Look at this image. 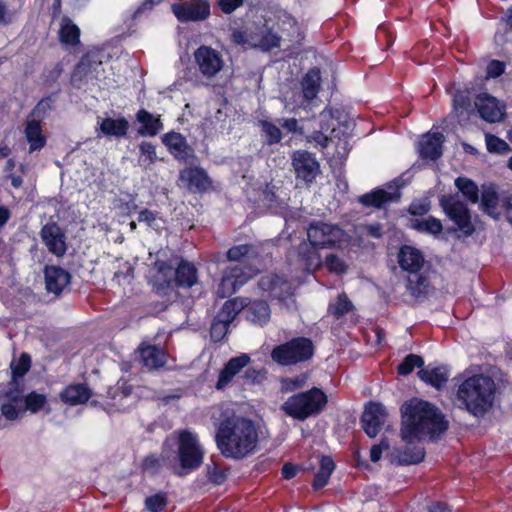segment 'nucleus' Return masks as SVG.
Returning <instances> with one entry per match:
<instances>
[{
	"mask_svg": "<svg viewBox=\"0 0 512 512\" xmlns=\"http://www.w3.org/2000/svg\"><path fill=\"white\" fill-rule=\"evenodd\" d=\"M401 411V439L412 447L397 450L394 457L401 464H416L424 458V450L416 444L426 437H438L448 424L436 407L419 399L406 402Z\"/></svg>",
	"mask_w": 512,
	"mask_h": 512,
	"instance_id": "f257e3e1",
	"label": "nucleus"
},
{
	"mask_svg": "<svg viewBox=\"0 0 512 512\" xmlns=\"http://www.w3.org/2000/svg\"><path fill=\"white\" fill-rule=\"evenodd\" d=\"M215 439L225 457L241 459L256 449L258 432L250 419L232 416L218 425Z\"/></svg>",
	"mask_w": 512,
	"mask_h": 512,
	"instance_id": "f03ea898",
	"label": "nucleus"
},
{
	"mask_svg": "<svg viewBox=\"0 0 512 512\" xmlns=\"http://www.w3.org/2000/svg\"><path fill=\"white\" fill-rule=\"evenodd\" d=\"M309 243L299 245L297 256L304 271L310 272L322 265L317 248H342L349 241L348 235L337 225L330 223H312L307 230Z\"/></svg>",
	"mask_w": 512,
	"mask_h": 512,
	"instance_id": "7ed1b4c3",
	"label": "nucleus"
},
{
	"mask_svg": "<svg viewBox=\"0 0 512 512\" xmlns=\"http://www.w3.org/2000/svg\"><path fill=\"white\" fill-rule=\"evenodd\" d=\"M497 385L485 374L467 376L458 385L456 403L475 417H483L494 405Z\"/></svg>",
	"mask_w": 512,
	"mask_h": 512,
	"instance_id": "20e7f679",
	"label": "nucleus"
},
{
	"mask_svg": "<svg viewBox=\"0 0 512 512\" xmlns=\"http://www.w3.org/2000/svg\"><path fill=\"white\" fill-rule=\"evenodd\" d=\"M171 441L177 445L179 464H174L176 475H186L201 466L205 451L196 433L188 429L175 431L167 439V443Z\"/></svg>",
	"mask_w": 512,
	"mask_h": 512,
	"instance_id": "39448f33",
	"label": "nucleus"
},
{
	"mask_svg": "<svg viewBox=\"0 0 512 512\" xmlns=\"http://www.w3.org/2000/svg\"><path fill=\"white\" fill-rule=\"evenodd\" d=\"M326 404V394L314 387L306 392L292 395L282 404L281 409L288 416L303 421L320 413Z\"/></svg>",
	"mask_w": 512,
	"mask_h": 512,
	"instance_id": "423d86ee",
	"label": "nucleus"
},
{
	"mask_svg": "<svg viewBox=\"0 0 512 512\" xmlns=\"http://www.w3.org/2000/svg\"><path fill=\"white\" fill-rule=\"evenodd\" d=\"M319 119L320 130L315 131L309 141L313 140L321 147H327L335 140L338 141L337 145L340 143L346 144L345 137L349 129L347 124L341 123L329 110L321 112Z\"/></svg>",
	"mask_w": 512,
	"mask_h": 512,
	"instance_id": "0eeeda50",
	"label": "nucleus"
},
{
	"mask_svg": "<svg viewBox=\"0 0 512 512\" xmlns=\"http://www.w3.org/2000/svg\"><path fill=\"white\" fill-rule=\"evenodd\" d=\"M313 355V344L307 338H296L275 347L271 353L273 361L280 365H292L308 360Z\"/></svg>",
	"mask_w": 512,
	"mask_h": 512,
	"instance_id": "6e6552de",
	"label": "nucleus"
},
{
	"mask_svg": "<svg viewBox=\"0 0 512 512\" xmlns=\"http://www.w3.org/2000/svg\"><path fill=\"white\" fill-rule=\"evenodd\" d=\"M481 206L494 219L504 216L512 224V193L498 195L494 186H485L481 195Z\"/></svg>",
	"mask_w": 512,
	"mask_h": 512,
	"instance_id": "1a4fd4ad",
	"label": "nucleus"
},
{
	"mask_svg": "<svg viewBox=\"0 0 512 512\" xmlns=\"http://www.w3.org/2000/svg\"><path fill=\"white\" fill-rule=\"evenodd\" d=\"M234 42L253 48L269 50L279 45V37L266 27H246L245 30H236L232 34Z\"/></svg>",
	"mask_w": 512,
	"mask_h": 512,
	"instance_id": "9d476101",
	"label": "nucleus"
},
{
	"mask_svg": "<svg viewBox=\"0 0 512 512\" xmlns=\"http://www.w3.org/2000/svg\"><path fill=\"white\" fill-rule=\"evenodd\" d=\"M440 205L450 220L454 222L458 230L465 236L474 232L470 212L457 195H447L440 199Z\"/></svg>",
	"mask_w": 512,
	"mask_h": 512,
	"instance_id": "9b49d317",
	"label": "nucleus"
},
{
	"mask_svg": "<svg viewBox=\"0 0 512 512\" xmlns=\"http://www.w3.org/2000/svg\"><path fill=\"white\" fill-rule=\"evenodd\" d=\"M256 273V269L251 267L244 268L239 264L229 267L225 271L216 290L217 295L221 298L232 295Z\"/></svg>",
	"mask_w": 512,
	"mask_h": 512,
	"instance_id": "f8f14e48",
	"label": "nucleus"
},
{
	"mask_svg": "<svg viewBox=\"0 0 512 512\" xmlns=\"http://www.w3.org/2000/svg\"><path fill=\"white\" fill-rule=\"evenodd\" d=\"M171 10L180 22H198L210 15V4L207 0H185L171 5Z\"/></svg>",
	"mask_w": 512,
	"mask_h": 512,
	"instance_id": "ddd939ff",
	"label": "nucleus"
},
{
	"mask_svg": "<svg viewBox=\"0 0 512 512\" xmlns=\"http://www.w3.org/2000/svg\"><path fill=\"white\" fill-rule=\"evenodd\" d=\"M194 60L205 78H212L223 68L224 61L221 54L215 49L202 45L194 52Z\"/></svg>",
	"mask_w": 512,
	"mask_h": 512,
	"instance_id": "4468645a",
	"label": "nucleus"
},
{
	"mask_svg": "<svg viewBox=\"0 0 512 512\" xmlns=\"http://www.w3.org/2000/svg\"><path fill=\"white\" fill-rule=\"evenodd\" d=\"M387 413L385 407L378 403H370L366 406L361 422L365 433L369 437L378 435L382 425L385 423Z\"/></svg>",
	"mask_w": 512,
	"mask_h": 512,
	"instance_id": "2eb2a0df",
	"label": "nucleus"
},
{
	"mask_svg": "<svg viewBox=\"0 0 512 512\" xmlns=\"http://www.w3.org/2000/svg\"><path fill=\"white\" fill-rule=\"evenodd\" d=\"M40 236L50 253L58 257L65 254L67 249L65 235L57 224L48 223L44 225L40 231Z\"/></svg>",
	"mask_w": 512,
	"mask_h": 512,
	"instance_id": "dca6fc26",
	"label": "nucleus"
},
{
	"mask_svg": "<svg viewBox=\"0 0 512 512\" xmlns=\"http://www.w3.org/2000/svg\"><path fill=\"white\" fill-rule=\"evenodd\" d=\"M0 411L9 421H16L23 417L25 408L22 396L17 390H9L0 394Z\"/></svg>",
	"mask_w": 512,
	"mask_h": 512,
	"instance_id": "f3484780",
	"label": "nucleus"
},
{
	"mask_svg": "<svg viewBox=\"0 0 512 512\" xmlns=\"http://www.w3.org/2000/svg\"><path fill=\"white\" fill-rule=\"evenodd\" d=\"M480 116L487 122H500L504 117V106L499 101L487 94H479L475 101Z\"/></svg>",
	"mask_w": 512,
	"mask_h": 512,
	"instance_id": "a211bd4d",
	"label": "nucleus"
},
{
	"mask_svg": "<svg viewBox=\"0 0 512 512\" xmlns=\"http://www.w3.org/2000/svg\"><path fill=\"white\" fill-rule=\"evenodd\" d=\"M292 164L298 177L306 182L315 179L319 172V164L316 159L306 151H296L292 156Z\"/></svg>",
	"mask_w": 512,
	"mask_h": 512,
	"instance_id": "6ab92c4d",
	"label": "nucleus"
},
{
	"mask_svg": "<svg viewBox=\"0 0 512 512\" xmlns=\"http://www.w3.org/2000/svg\"><path fill=\"white\" fill-rule=\"evenodd\" d=\"M180 182L191 191H206L211 182L206 172L198 167L186 168L180 172Z\"/></svg>",
	"mask_w": 512,
	"mask_h": 512,
	"instance_id": "aec40b11",
	"label": "nucleus"
},
{
	"mask_svg": "<svg viewBox=\"0 0 512 512\" xmlns=\"http://www.w3.org/2000/svg\"><path fill=\"white\" fill-rule=\"evenodd\" d=\"M245 306L244 300L240 298L226 301L217 315V320L213 323V335L217 332V328H220V332L228 328V325Z\"/></svg>",
	"mask_w": 512,
	"mask_h": 512,
	"instance_id": "412c9836",
	"label": "nucleus"
},
{
	"mask_svg": "<svg viewBox=\"0 0 512 512\" xmlns=\"http://www.w3.org/2000/svg\"><path fill=\"white\" fill-rule=\"evenodd\" d=\"M249 363L250 357L247 354H241L240 356L231 358L221 370L216 388L218 390L226 388L232 382L233 378Z\"/></svg>",
	"mask_w": 512,
	"mask_h": 512,
	"instance_id": "4be33fe9",
	"label": "nucleus"
},
{
	"mask_svg": "<svg viewBox=\"0 0 512 512\" xmlns=\"http://www.w3.org/2000/svg\"><path fill=\"white\" fill-rule=\"evenodd\" d=\"M444 136L441 133H428L422 137L418 145V151L422 158L435 160L442 154Z\"/></svg>",
	"mask_w": 512,
	"mask_h": 512,
	"instance_id": "5701e85b",
	"label": "nucleus"
},
{
	"mask_svg": "<svg viewBox=\"0 0 512 512\" xmlns=\"http://www.w3.org/2000/svg\"><path fill=\"white\" fill-rule=\"evenodd\" d=\"M46 289L56 295L70 283V274L61 267L47 266L45 268Z\"/></svg>",
	"mask_w": 512,
	"mask_h": 512,
	"instance_id": "b1692460",
	"label": "nucleus"
},
{
	"mask_svg": "<svg viewBox=\"0 0 512 512\" xmlns=\"http://www.w3.org/2000/svg\"><path fill=\"white\" fill-rule=\"evenodd\" d=\"M163 143L175 158L186 160L193 156V150L187 145L185 138L179 133H167L162 138Z\"/></svg>",
	"mask_w": 512,
	"mask_h": 512,
	"instance_id": "393cba45",
	"label": "nucleus"
},
{
	"mask_svg": "<svg viewBox=\"0 0 512 512\" xmlns=\"http://www.w3.org/2000/svg\"><path fill=\"white\" fill-rule=\"evenodd\" d=\"M398 262L403 270L414 273L422 267L424 258L419 250L405 245L400 249Z\"/></svg>",
	"mask_w": 512,
	"mask_h": 512,
	"instance_id": "a878e982",
	"label": "nucleus"
},
{
	"mask_svg": "<svg viewBox=\"0 0 512 512\" xmlns=\"http://www.w3.org/2000/svg\"><path fill=\"white\" fill-rule=\"evenodd\" d=\"M25 138L29 144V152L39 151L46 145V137L43 134L41 124L35 119L27 120L25 129Z\"/></svg>",
	"mask_w": 512,
	"mask_h": 512,
	"instance_id": "bb28decb",
	"label": "nucleus"
},
{
	"mask_svg": "<svg viewBox=\"0 0 512 512\" xmlns=\"http://www.w3.org/2000/svg\"><path fill=\"white\" fill-rule=\"evenodd\" d=\"M59 396L65 404L75 406L88 401L91 397V391L83 384H74L64 388Z\"/></svg>",
	"mask_w": 512,
	"mask_h": 512,
	"instance_id": "cd10ccee",
	"label": "nucleus"
},
{
	"mask_svg": "<svg viewBox=\"0 0 512 512\" xmlns=\"http://www.w3.org/2000/svg\"><path fill=\"white\" fill-rule=\"evenodd\" d=\"M140 359L147 369H157L165 365V353L153 345H143L139 348Z\"/></svg>",
	"mask_w": 512,
	"mask_h": 512,
	"instance_id": "c85d7f7f",
	"label": "nucleus"
},
{
	"mask_svg": "<svg viewBox=\"0 0 512 512\" xmlns=\"http://www.w3.org/2000/svg\"><path fill=\"white\" fill-rule=\"evenodd\" d=\"M97 124L102 134L117 138L127 134L129 123L125 118H98Z\"/></svg>",
	"mask_w": 512,
	"mask_h": 512,
	"instance_id": "c756f323",
	"label": "nucleus"
},
{
	"mask_svg": "<svg viewBox=\"0 0 512 512\" xmlns=\"http://www.w3.org/2000/svg\"><path fill=\"white\" fill-rule=\"evenodd\" d=\"M259 286L264 291H270L277 298H282L284 294L291 293V285L277 275L262 277Z\"/></svg>",
	"mask_w": 512,
	"mask_h": 512,
	"instance_id": "7c9ffc66",
	"label": "nucleus"
},
{
	"mask_svg": "<svg viewBox=\"0 0 512 512\" xmlns=\"http://www.w3.org/2000/svg\"><path fill=\"white\" fill-rule=\"evenodd\" d=\"M22 400L25 412L29 411L31 414H36L41 411L45 412L46 414L51 412L47 396L43 393L31 391L25 396H22Z\"/></svg>",
	"mask_w": 512,
	"mask_h": 512,
	"instance_id": "2f4dec72",
	"label": "nucleus"
},
{
	"mask_svg": "<svg viewBox=\"0 0 512 512\" xmlns=\"http://www.w3.org/2000/svg\"><path fill=\"white\" fill-rule=\"evenodd\" d=\"M418 376L422 381L440 389L447 382L449 371L444 366L426 368L420 370Z\"/></svg>",
	"mask_w": 512,
	"mask_h": 512,
	"instance_id": "473e14b6",
	"label": "nucleus"
},
{
	"mask_svg": "<svg viewBox=\"0 0 512 512\" xmlns=\"http://www.w3.org/2000/svg\"><path fill=\"white\" fill-rule=\"evenodd\" d=\"M245 313L250 322L258 325H263L270 319V309L264 301H254L250 303Z\"/></svg>",
	"mask_w": 512,
	"mask_h": 512,
	"instance_id": "72a5a7b5",
	"label": "nucleus"
},
{
	"mask_svg": "<svg viewBox=\"0 0 512 512\" xmlns=\"http://www.w3.org/2000/svg\"><path fill=\"white\" fill-rule=\"evenodd\" d=\"M137 121L142 125L138 131L141 135L155 136L162 129L160 119L144 109L138 111Z\"/></svg>",
	"mask_w": 512,
	"mask_h": 512,
	"instance_id": "f704fd0d",
	"label": "nucleus"
},
{
	"mask_svg": "<svg viewBox=\"0 0 512 512\" xmlns=\"http://www.w3.org/2000/svg\"><path fill=\"white\" fill-rule=\"evenodd\" d=\"M320 80V71L318 69H312L305 75L302 81L304 101H311L317 96Z\"/></svg>",
	"mask_w": 512,
	"mask_h": 512,
	"instance_id": "c9c22d12",
	"label": "nucleus"
},
{
	"mask_svg": "<svg viewBox=\"0 0 512 512\" xmlns=\"http://www.w3.org/2000/svg\"><path fill=\"white\" fill-rule=\"evenodd\" d=\"M278 28L282 32L279 40L284 36H286L290 41H299L301 39L300 28L296 20L288 14L284 13L279 18Z\"/></svg>",
	"mask_w": 512,
	"mask_h": 512,
	"instance_id": "e433bc0d",
	"label": "nucleus"
},
{
	"mask_svg": "<svg viewBox=\"0 0 512 512\" xmlns=\"http://www.w3.org/2000/svg\"><path fill=\"white\" fill-rule=\"evenodd\" d=\"M398 193H389L384 190H376L360 197V202L366 206L381 207L387 202L397 200Z\"/></svg>",
	"mask_w": 512,
	"mask_h": 512,
	"instance_id": "4c0bfd02",
	"label": "nucleus"
},
{
	"mask_svg": "<svg viewBox=\"0 0 512 512\" xmlns=\"http://www.w3.org/2000/svg\"><path fill=\"white\" fill-rule=\"evenodd\" d=\"M335 464L332 458L328 456H322L320 460V468L318 472L315 475V478L313 480V487L314 489H321L323 488L327 483L328 480L334 471Z\"/></svg>",
	"mask_w": 512,
	"mask_h": 512,
	"instance_id": "58836bf2",
	"label": "nucleus"
},
{
	"mask_svg": "<svg viewBox=\"0 0 512 512\" xmlns=\"http://www.w3.org/2000/svg\"><path fill=\"white\" fill-rule=\"evenodd\" d=\"M60 40L66 45H76L79 42L80 29L68 18H63L60 24Z\"/></svg>",
	"mask_w": 512,
	"mask_h": 512,
	"instance_id": "ea45409f",
	"label": "nucleus"
},
{
	"mask_svg": "<svg viewBox=\"0 0 512 512\" xmlns=\"http://www.w3.org/2000/svg\"><path fill=\"white\" fill-rule=\"evenodd\" d=\"M410 226L419 232L431 235H438L443 229L441 221L431 216L423 219H412L410 221Z\"/></svg>",
	"mask_w": 512,
	"mask_h": 512,
	"instance_id": "a19ab883",
	"label": "nucleus"
},
{
	"mask_svg": "<svg viewBox=\"0 0 512 512\" xmlns=\"http://www.w3.org/2000/svg\"><path fill=\"white\" fill-rule=\"evenodd\" d=\"M197 280L196 268L188 262H181L176 269V281L180 286L191 287Z\"/></svg>",
	"mask_w": 512,
	"mask_h": 512,
	"instance_id": "79ce46f5",
	"label": "nucleus"
},
{
	"mask_svg": "<svg viewBox=\"0 0 512 512\" xmlns=\"http://www.w3.org/2000/svg\"><path fill=\"white\" fill-rule=\"evenodd\" d=\"M455 186L463 196L471 203H477L479 200V189L474 181L466 177H458L455 180Z\"/></svg>",
	"mask_w": 512,
	"mask_h": 512,
	"instance_id": "37998d69",
	"label": "nucleus"
},
{
	"mask_svg": "<svg viewBox=\"0 0 512 512\" xmlns=\"http://www.w3.org/2000/svg\"><path fill=\"white\" fill-rule=\"evenodd\" d=\"M157 154L155 146L150 142H142L139 145V159L140 166L145 169L150 168L157 161Z\"/></svg>",
	"mask_w": 512,
	"mask_h": 512,
	"instance_id": "c03bdc74",
	"label": "nucleus"
},
{
	"mask_svg": "<svg viewBox=\"0 0 512 512\" xmlns=\"http://www.w3.org/2000/svg\"><path fill=\"white\" fill-rule=\"evenodd\" d=\"M424 364L423 359L415 354H410L405 357L403 362L398 366V373L400 375L410 374L414 368L421 367Z\"/></svg>",
	"mask_w": 512,
	"mask_h": 512,
	"instance_id": "a18cd8bd",
	"label": "nucleus"
},
{
	"mask_svg": "<svg viewBox=\"0 0 512 512\" xmlns=\"http://www.w3.org/2000/svg\"><path fill=\"white\" fill-rule=\"evenodd\" d=\"M167 466L174 472V463L173 461L165 458L164 456L159 458L155 455L148 456L143 463L144 469L150 472L156 471L161 466Z\"/></svg>",
	"mask_w": 512,
	"mask_h": 512,
	"instance_id": "49530a36",
	"label": "nucleus"
},
{
	"mask_svg": "<svg viewBox=\"0 0 512 512\" xmlns=\"http://www.w3.org/2000/svg\"><path fill=\"white\" fill-rule=\"evenodd\" d=\"M260 126L269 145L280 142L281 131L276 125L268 121H261Z\"/></svg>",
	"mask_w": 512,
	"mask_h": 512,
	"instance_id": "de8ad7c7",
	"label": "nucleus"
},
{
	"mask_svg": "<svg viewBox=\"0 0 512 512\" xmlns=\"http://www.w3.org/2000/svg\"><path fill=\"white\" fill-rule=\"evenodd\" d=\"M133 278V268L128 262L119 263L118 270L114 273V280L119 285L129 284Z\"/></svg>",
	"mask_w": 512,
	"mask_h": 512,
	"instance_id": "09e8293b",
	"label": "nucleus"
},
{
	"mask_svg": "<svg viewBox=\"0 0 512 512\" xmlns=\"http://www.w3.org/2000/svg\"><path fill=\"white\" fill-rule=\"evenodd\" d=\"M487 150L491 153L503 154L509 150V145L502 139L491 135H485Z\"/></svg>",
	"mask_w": 512,
	"mask_h": 512,
	"instance_id": "8fccbe9b",
	"label": "nucleus"
},
{
	"mask_svg": "<svg viewBox=\"0 0 512 512\" xmlns=\"http://www.w3.org/2000/svg\"><path fill=\"white\" fill-rule=\"evenodd\" d=\"M166 504V496L163 493L155 494L145 500L146 509L150 512H160L165 508Z\"/></svg>",
	"mask_w": 512,
	"mask_h": 512,
	"instance_id": "3c124183",
	"label": "nucleus"
},
{
	"mask_svg": "<svg viewBox=\"0 0 512 512\" xmlns=\"http://www.w3.org/2000/svg\"><path fill=\"white\" fill-rule=\"evenodd\" d=\"M325 266L330 272L344 274L347 271V264L334 254H330L325 259Z\"/></svg>",
	"mask_w": 512,
	"mask_h": 512,
	"instance_id": "603ef678",
	"label": "nucleus"
},
{
	"mask_svg": "<svg viewBox=\"0 0 512 512\" xmlns=\"http://www.w3.org/2000/svg\"><path fill=\"white\" fill-rule=\"evenodd\" d=\"M351 308V302L348 300V298L345 295H340L335 303L330 304L329 311L337 316L340 317L347 313Z\"/></svg>",
	"mask_w": 512,
	"mask_h": 512,
	"instance_id": "864d4df0",
	"label": "nucleus"
},
{
	"mask_svg": "<svg viewBox=\"0 0 512 512\" xmlns=\"http://www.w3.org/2000/svg\"><path fill=\"white\" fill-rule=\"evenodd\" d=\"M208 478L211 482L220 485L227 478V470L225 468L220 467L218 464L213 463L212 465H208Z\"/></svg>",
	"mask_w": 512,
	"mask_h": 512,
	"instance_id": "5fc2aeb1",
	"label": "nucleus"
},
{
	"mask_svg": "<svg viewBox=\"0 0 512 512\" xmlns=\"http://www.w3.org/2000/svg\"><path fill=\"white\" fill-rule=\"evenodd\" d=\"M253 251L250 245H238L232 247L227 252V257L230 261H240L244 257H248Z\"/></svg>",
	"mask_w": 512,
	"mask_h": 512,
	"instance_id": "6e6d98bb",
	"label": "nucleus"
},
{
	"mask_svg": "<svg viewBox=\"0 0 512 512\" xmlns=\"http://www.w3.org/2000/svg\"><path fill=\"white\" fill-rule=\"evenodd\" d=\"M30 362L31 360L29 355L22 354L17 361L12 362L11 364L13 375L18 377L23 376L29 370Z\"/></svg>",
	"mask_w": 512,
	"mask_h": 512,
	"instance_id": "4d7b16f0",
	"label": "nucleus"
},
{
	"mask_svg": "<svg viewBox=\"0 0 512 512\" xmlns=\"http://www.w3.org/2000/svg\"><path fill=\"white\" fill-rule=\"evenodd\" d=\"M470 106L469 97L463 92H457L453 96V108L454 111L458 114L463 113Z\"/></svg>",
	"mask_w": 512,
	"mask_h": 512,
	"instance_id": "13d9d810",
	"label": "nucleus"
},
{
	"mask_svg": "<svg viewBox=\"0 0 512 512\" xmlns=\"http://www.w3.org/2000/svg\"><path fill=\"white\" fill-rule=\"evenodd\" d=\"M306 383L305 376H297L294 378H288L283 380L282 389L286 392L294 391L296 389L302 388Z\"/></svg>",
	"mask_w": 512,
	"mask_h": 512,
	"instance_id": "bf43d9fd",
	"label": "nucleus"
},
{
	"mask_svg": "<svg viewBox=\"0 0 512 512\" xmlns=\"http://www.w3.org/2000/svg\"><path fill=\"white\" fill-rule=\"evenodd\" d=\"M430 210V202L427 199H421L411 203L409 211L412 215H424Z\"/></svg>",
	"mask_w": 512,
	"mask_h": 512,
	"instance_id": "052dcab7",
	"label": "nucleus"
},
{
	"mask_svg": "<svg viewBox=\"0 0 512 512\" xmlns=\"http://www.w3.org/2000/svg\"><path fill=\"white\" fill-rule=\"evenodd\" d=\"M505 71V64L498 60H492L487 66V77L496 78Z\"/></svg>",
	"mask_w": 512,
	"mask_h": 512,
	"instance_id": "680f3d73",
	"label": "nucleus"
},
{
	"mask_svg": "<svg viewBox=\"0 0 512 512\" xmlns=\"http://www.w3.org/2000/svg\"><path fill=\"white\" fill-rule=\"evenodd\" d=\"M388 449L389 444L385 440H382L378 445H374L370 450L371 461L377 462L381 458L382 452Z\"/></svg>",
	"mask_w": 512,
	"mask_h": 512,
	"instance_id": "e2e57ef3",
	"label": "nucleus"
},
{
	"mask_svg": "<svg viewBox=\"0 0 512 512\" xmlns=\"http://www.w3.org/2000/svg\"><path fill=\"white\" fill-rule=\"evenodd\" d=\"M139 222H145L151 227H159L156 223L157 219L155 214L150 210H143L139 213L138 216Z\"/></svg>",
	"mask_w": 512,
	"mask_h": 512,
	"instance_id": "0e129e2a",
	"label": "nucleus"
},
{
	"mask_svg": "<svg viewBox=\"0 0 512 512\" xmlns=\"http://www.w3.org/2000/svg\"><path fill=\"white\" fill-rule=\"evenodd\" d=\"M242 2L243 0H220L219 6L224 13L229 14L239 7Z\"/></svg>",
	"mask_w": 512,
	"mask_h": 512,
	"instance_id": "69168bd1",
	"label": "nucleus"
},
{
	"mask_svg": "<svg viewBox=\"0 0 512 512\" xmlns=\"http://www.w3.org/2000/svg\"><path fill=\"white\" fill-rule=\"evenodd\" d=\"M364 229L367 232V234L370 235L371 237L379 238L382 235V227L379 224L367 225L364 227Z\"/></svg>",
	"mask_w": 512,
	"mask_h": 512,
	"instance_id": "338daca9",
	"label": "nucleus"
},
{
	"mask_svg": "<svg viewBox=\"0 0 512 512\" xmlns=\"http://www.w3.org/2000/svg\"><path fill=\"white\" fill-rule=\"evenodd\" d=\"M281 125L288 132L294 133L299 131L298 122L296 119H284Z\"/></svg>",
	"mask_w": 512,
	"mask_h": 512,
	"instance_id": "774afa93",
	"label": "nucleus"
}]
</instances>
